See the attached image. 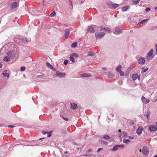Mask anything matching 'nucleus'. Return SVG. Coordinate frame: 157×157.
I'll return each mask as SVG.
<instances>
[{
  "instance_id": "obj_1",
  "label": "nucleus",
  "mask_w": 157,
  "mask_h": 157,
  "mask_svg": "<svg viewBox=\"0 0 157 157\" xmlns=\"http://www.w3.org/2000/svg\"><path fill=\"white\" fill-rule=\"evenodd\" d=\"M153 50L152 49H151L150 51L148 53L146 56L147 60L149 61L154 58V56L153 55Z\"/></svg>"
},
{
  "instance_id": "obj_2",
  "label": "nucleus",
  "mask_w": 157,
  "mask_h": 157,
  "mask_svg": "<svg viewBox=\"0 0 157 157\" xmlns=\"http://www.w3.org/2000/svg\"><path fill=\"white\" fill-rule=\"evenodd\" d=\"M105 35L104 33H96L95 34V36L97 38L100 39L102 37Z\"/></svg>"
},
{
  "instance_id": "obj_3",
  "label": "nucleus",
  "mask_w": 157,
  "mask_h": 157,
  "mask_svg": "<svg viewBox=\"0 0 157 157\" xmlns=\"http://www.w3.org/2000/svg\"><path fill=\"white\" fill-rule=\"evenodd\" d=\"M149 153L148 149L146 147H144L142 149V153L144 155H148Z\"/></svg>"
},
{
  "instance_id": "obj_4",
  "label": "nucleus",
  "mask_w": 157,
  "mask_h": 157,
  "mask_svg": "<svg viewBox=\"0 0 157 157\" xmlns=\"http://www.w3.org/2000/svg\"><path fill=\"white\" fill-rule=\"evenodd\" d=\"M138 63L140 64H144L145 62V60L144 58L142 57L140 58L138 60Z\"/></svg>"
},
{
  "instance_id": "obj_5",
  "label": "nucleus",
  "mask_w": 157,
  "mask_h": 157,
  "mask_svg": "<svg viewBox=\"0 0 157 157\" xmlns=\"http://www.w3.org/2000/svg\"><path fill=\"white\" fill-rule=\"evenodd\" d=\"M149 129L151 131H155L157 129V126L156 125H151L149 128Z\"/></svg>"
},
{
  "instance_id": "obj_6",
  "label": "nucleus",
  "mask_w": 157,
  "mask_h": 157,
  "mask_svg": "<svg viewBox=\"0 0 157 157\" xmlns=\"http://www.w3.org/2000/svg\"><path fill=\"white\" fill-rule=\"evenodd\" d=\"M65 33L64 36L66 37V38H67L69 36L70 32L68 29H66L65 30Z\"/></svg>"
},
{
  "instance_id": "obj_7",
  "label": "nucleus",
  "mask_w": 157,
  "mask_h": 157,
  "mask_svg": "<svg viewBox=\"0 0 157 157\" xmlns=\"http://www.w3.org/2000/svg\"><path fill=\"white\" fill-rule=\"evenodd\" d=\"M132 78L134 81L137 78L140 80V76L138 74H135L132 75Z\"/></svg>"
},
{
  "instance_id": "obj_8",
  "label": "nucleus",
  "mask_w": 157,
  "mask_h": 157,
  "mask_svg": "<svg viewBox=\"0 0 157 157\" xmlns=\"http://www.w3.org/2000/svg\"><path fill=\"white\" fill-rule=\"evenodd\" d=\"M56 75L59 76L61 78L64 77L65 76L66 74L64 73H62L59 71H57L56 72Z\"/></svg>"
},
{
  "instance_id": "obj_9",
  "label": "nucleus",
  "mask_w": 157,
  "mask_h": 157,
  "mask_svg": "<svg viewBox=\"0 0 157 157\" xmlns=\"http://www.w3.org/2000/svg\"><path fill=\"white\" fill-rule=\"evenodd\" d=\"M17 2H14L10 5V7L11 9H14L16 8L17 6Z\"/></svg>"
},
{
  "instance_id": "obj_10",
  "label": "nucleus",
  "mask_w": 157,
  "mask_h": 157,
  "mask_svg": "<svg viewBox=\"0 0 157 157\" xmlns=\"http://www.w3.org/2000/svg\"><path fill=\"white\" fill-rule=\"evenodd\" d=\"M143 130V128L141 127H139L136 130V133L138 134L141 133Z\"/></svg>"
},
{
  "instance_id": "obj_11",
  "label": "nucleus",
  "mask_w": 157,
  "mask_h": 157,
  "mask_svg": "<svg viewBox=\"0 0 157 157\" xmlns=\"http://www.w3.org/2000/svg\"><path fill=\"white\" fill-rule=\"evenodd\" d=\"M91 75L87 73H84L81 74L80 75V77H91Z\"/></svg>"
},
{
  "instance_id": "obj_12",
  "label": "nucleus",
  "mask_w": 157,
  "mask_h": 157,
  "mask_svg": "<svg viewBox=\"0 0 157 157\" xmlns=\"http://www.w3.org/2000/svg\"><path fill=\"white\" fill-rule=\"evenodd\" d=\"M71 109H75L77 108V105L75 103H71Z\"/></svg>"
},
{
  "instance_id": "obj_13",
  "label": "nucleus",
  "mask_w": 157,
  "mask_h": 157,
  "mask_svg": "<svg viewBox=\"0 0 157 157\" xmlns=\"http://www.w3.org/2000/svg\"><path fill=\"white\" fill-rule=\"evenodd\" d=\"M46 65L48 68L50 69L53 70L54 68L53 66L48 62L46 63Z\"/></svg>"
},
{
  "instance_id": "obj_14",
  "label": "nucleus",
  "mask_w": 157,
  "mask_h": 157,
  "mask_svg": "<svg viewBox=\"0 0 157 157\" xmlns=\"http://www.w3.org/2000/svg\"><path fill=\"white\" fill-rule=\"evenodd\" d=\"M94 28L92 26H90L89 27L88 29V31L91 32H93L94 31Z\"/></svg>"
},
{
  "instance_id": "obj_15",
  "label": "nucleus",
  "mask_w": 157,
  "mask_h": 157,
  "mask_svg": "<svg viewBox=\"0 0 157 157\" xmlns=\"http://www.w3.org/2000/svg\"><path fill=\"white\" fill-rule=\"evenodd\" d=\"M119 5L117 4H112L110 6V8H116Z\"/></svg>"
},
{
  "instance_id": "obj_16",
  "label": "nucleus",
  "mask_w": 157,
  "mask_h": 157,
  "mask_svg": "<svg viewBox=\"0 0 157 157\" xmlns=\"http://www.w3.org/2000/svg\"><path fill=\"white\" fill-rule=\"evenodd\" d=\"M129 8V6H125L123 7L122 8V11L123 12L127 11Z\"/></svg>"
},
{
  "instance_id": "obj_17",
  "label": "nucleus",
  "mask_w": 157,
  "mask_h": 157,
  "mask_svg": "<svg viewBox=\"0 0 157 157\" xmlns=\"http://www.w3.org/2000/svg\"><path fill=\"white\" fill-rule=\"evenodd\" d=\"M121 30L120 29L117 28L116 29L114 33L116 34H119L121 32Z\"/></svg>"
},
{
  "instance_id": "obj_18",
  "label": "nucleus",
  "mask_w": 157,
  "mask_h": 157,
  "mask_svg": "<svg viewBox=\"0 0 157 157\" xmlns=\"http://www.w3.org/2000/svg\"><path fill=\"white\" fill-rule=\"evenodd\" d=\"M118 145H115L113 148L112 149V151H115L117 150L118 149Z\"/></svg>"
},
{
  "instance_id": "obj_19",
  "label": "nucleus",
  "mask_w": 157,
  "mask_h": 157,
  "mask_svg": "<svg viewBox=\"0 0 157 157\" xmlns=\"http://www.w3.org/2000/svg\"><path fill=\"white\" fill-rule=\"evenodd\" d=\"M10 60V58L7 56H5L3 59V60L5 61L8 62Z\"/></svg>"
},
{
  "instance_id": "obj_20",
  "label": "nucleus",
  "mask_w": 157,
  "mask_h": 157,
  "mask_svg": "<svg viewBox=\"0 0 157 157\" xmlns=\"http://www.w3.org/2000/svg\"><path fill=\"white\" fill-rule=\"evenodd\" d=\"M2 74L5 77H8L9 76V74L7 73L6 70L4 71Z\"/></svg>"
},
{
  "instance_id": "obj_21",
  "label": "nucleus",
  "mask_w": 157,
  "mask_h": 157,
  "mask_svg": "<svg viewBox=\"0 0 157 157\" xmlns=\"http://www.w3.org/2000/svg\"><path fill=\"white\" fill-rule=\"evenodd\" d=\"M103 138L106 140H108L110 139V137L107 135H105L103 136Z\"/></svg>"
},
{
  "instance_id": "obj_22",
  "label": "nucleus",
  "mask_w": 157,
  "mask_h": 157,
  "mask_svg": "<svg viewBox=\"0 0 157 157\" xmlns=\"http://www.w3.org/2000/svg\"><path fill=\"white\" fill-rule=\"evenodd\" d=\"M140 0H132V2L135 4H137L140 2Z\"/></svg>"
},
{
  "instance_id": "obj_23",
  "label": "nucleus",
  "mask_w": 157,
  "mask_h": 157,
  "mask_svg": "<svg viewBox=\"0 0 157 157\" xmlns=\"http://www.w3.org/2000/svg\"><path fill=\"white\" fill-rule=\"evenodd\" d=\"M121 65H119L116 68V70L118 72H119L120 71H121Z\"/></svg>"
},
{
  "instance_id": "obj_24",
  "label": "nucleus",
  "mask_w": 157,
  "mask_h": 157,
  "mask_svg": "<svg viewBox=\"0 0 157 157\" xmlns=\"http://www.w3.org/2000/svg\"><path fill=\"white\" fill-rule=\"evenodd\" d=\"M56 15V12L53 11L50 14L49 16L51 17H53L54 16H55Z\"/></svg>"
},
{
  "instance_id": "obj_25",
  "label": "nucleus",
  "mask_w": 157,
  "mask_h": 157,
  "mask_svg": "<svg viewBox=\"0 0 157 157\" xmlns=\"http://www.w3.org/2000/svg\"><path fill=\"white\" fill-rule=\"evenodd\" d=\"M77 43L76 42L74 43L71 44V46L72 48H75L77 46Z\"/></svg>"
},
{
  "instance_id": "obj_26",
  "label": "nucleus",
  "mask_w": 157,
  "mask_h": 157,
  "mask_svg": "<svg viewBox=\"0 0 157 157\" xmlns=\"http://www.w3.org/2000/svg\"><path fill=\"white\" fill-rule=\"evenodd\" d=\"M130 142V140L129 139H124L123 140V142L126 144H128Z\"/></svg>"
},
{
  "instance_id": "obj_27",
  "label": "nucleus",
  "mask_w": 157,
  "mask_h": 157,
  "mask_svg": "<svg viewBox=\"0 0 157 157\" xmlns=\"http://www.w3.org/2000/svg\"><path fill=\"white\" fill-rule=\"evenodd\" d=\"M22 41L25 43H26L29 40L26 38H24L22 39Z\"/></svg>"
},
{
  "instance_id": "obj_28",
  "label": "nucleus",
  "mask_w": 157,
  "mask_h": 157,
  "mask_svg": "<svg viewBox=\"0 0 157 157\" xmlns=\"http://www.w3.org/2000/svg\"><path fill=\"white\" fill-rule=\"evenodd\" d=\"M148 20V19H145L142 20V21H141L139 23H138V24H142L144 23L145 22L147 21Z\"/></svg>"
},
{
  "instance_id": "obj_29",
  "label": "nucleus",
  "mask_w": 157,
  "mask_h": 157,
  "mask_svg": "<svg viewBox=\"0 0 157 157\" xmlns=\"http://www.w3.org/2000/svg\"><path fill=\"white\" fill-rule=\"evenodd\" d=\"M70 60L72 62H75V59L71 56L70 57Z\"/></svg>"
},
{
  "instance_id": "obj_30",
  "label": "nucleus",
  "mask_w": 157,
  "mask_h": 157,
  "mask_svg": "<svg viewBox=\"0 0 157 157\" xmlns=\"http://www.w3.org/2000/svg\"><path fill=\"white\" fill-rule=\"evenodd\" d=\"M150 112H147V114L146 115V116H145V114H144V116H146V117H147V119H148L149 117H150Z\"/></svg>"
},
{
  "instance_id": "obj_31",
  "label": "nucleus",
  "mask_w": 157,
  "mask_h": 157,
  "mask_svg": "<svg viewBox=\"0 0 157 157\" xmlns=\"http://www.w3.org/2000/svg\"><path fill=\"white\" fill-rule=\"evenodd\" d=\"M109 77V78H112L113 77L114 75L112 74L111 73H109L108 74Z\"/></svg>"
},
{
  "instance_id": "obj_32",
  "label": "nucleus",
  "mask_w": 157,
  "mask_h": 157,
  "mask_svg": "<svg viewBox=\"0 0 157 157\" xmlns=\"http://www.w3.org/2000/svg\"><path fill=\"white\" fill-rule=\"evenodd\" d=\"M71 56H72L73 57H77L78 56V55L76 53L72 54H71Z\"/></svg>"
},
{
  "instance_id": "obj_33",
  "label": "nucleus",
  "mask_w": 157,
  "mask_h": 157,
  "mask_svg": "<svg viewBox=\"0 0 157 157\" xmlns=\"http://www.w3.org/2000/svg\"><path fill=\"white\" fill-rule=\"evenodd\" d=\"M60 117L62 118L65 121H68V119L67 118L64 117H63V116L60 115Z\"/></svg>"
},
{
  "instance_id": "obj_34",
  "label": "nucleus",
  "mask_w": 157,
  "mask_h": 157,
  "mask_svg": "<svg viewBox=\"0 0 157 157\" xmlns=\"http://www.w3.org/2000/svg\"><path fill=\"white\" fill-rule=\"evenodd\" d=\"M25 67H21V71H24L25 70Z\"/></svg>"
},
{
  "instance_id": "obj_35",
  "label": "nucleus",
  "mask_w": 157,
  "mask_h": 157,
  "mask_svg": "<svg viewBox=\"0 0 157 157\" xmlns=\"http://www.w3.org/2000/svg\"><path fill=\"white\" fill-rule=\"evenodd\" d=\"M68 61H69L68 60H65L63 62V63L65 65H67L68 63Z\"/></svg>"
},
{
  "instance_id": "obj_36",
  "label": "nucleus",
  "mask_w": 157,
  "mask_h": 157,
  "mask_svg": "<svg viewBox=\"0 0 157 157\" xmlns=\"http://www.w3.org/2000/svg\"><path fill=\"white\" fill-rule=\"evenodd\" d=\"M93 54H94V53L92 52H89L88 53V55L89 56H92L93 55Z\"/></svg>"
},
{
  "instance_id": "obj_37",
  "label": "nucleus",
  "mask_w": 157,
  "mask_h": 157,
  "mask_svg": "<svg viewBox=\"0 0 157 157\" xmlns=\"http://www.w3.org/2000/svg\"><path fill=\"white\" fill-rule=\"evenodd\" d=\"M100 30H101V31H103V30H105V27H102L101 26H100Z\"/></svg>"
},
{
  "instance_id": "obj_38",
  "label": "nucleus",
  "mask_w": 157,
  "mask_h": 157,
  "mask_svg": "<svg viewBox=\"0 0 157 157\" xmlns=\"http://www.w3.org/2000/svg\"><path fill=\"white\" fill-rule=\"evenodd\" d=\"M119 72L120 75H121L123 76L124 75V73L122 71H121Z\"/></svg>"
},
{
  "instance_id": "obj_39",
  "label": "nucleus",
  "mask_w": 157,
  "mask_h": 157,
  "mask_svg": "<svg viewBox=\"0 0 157 157\" xmlns=\"http://www.w3.org/2000/svg\"><path fill=\"white\" fill-rule=\"evenodd\" d=\"M151 10V9L150 8H146V9H145V11L147 12H148L149 11Z\"/></svg>"
},
{
  "instance_id": "obj_40",
  "label": "nucleus",
  "mask_w": 157,
  "mask_h": 157,
  "mask_svg": "<svg viewBox=\"0 0 157 157\" xmlns=\"http://www.w3.org/2000/svg\"><path fill=\"white\" fill-rule=\"evenodd\" d=\"M148 70V68L145 69L144 70H143L141 71V73H143L145 72L146 71Z\"/></svg>"
},
{
  "instance_id": "obj_41",
  "label": "nucleus",
  "mask_w": 157,
  "mask_h": 157,
  "mask_svg": "<svg viewBox=\"0 0 157 157\" xmlns=\"http://www.w3.org/2000/svg\"><path fill=\"white\" fill-rule=\"evenodd\" d=\"M103 150V148H100L98 149L97 151V152H99L101 150Z\"/></svg>"
},
{
  "instance_id": "obj_42",
  "label": "nucleus",
  "mask_w": 157,
  "mask_h": 157,
  "mask_svg": "<svg viewBox=\"0 0 157 157\" xmlns=\"http://www.w3.org/2000/svg\"><path fill=\"white\" fill-rule=\"evenodd\" d=\"M105 30H107L108 31L110 32V29L109 28H105Z\"/></svg>"
},
{
  "instance_id": "obj_43",
  "label": "nucleus",
  "mask_w": 157,
  "mask_h": 157,
  "mask_svg": "<svg viewBox=\"0 0 157 157\" xmlns=\"http://www.w3.org/2000/svg\"><path fill=\"white\" fill-rule=\"evenodd\" d=\"M146 98L145 97L143 96H142L141 98V100L142 101H144V100Z\"/></svg>"
},
{
  "instance_id": "obj_44",
  "label": "nucleus",
  "mask_w": 157,
  "mask_h": 157,
  "mask_svg": "<svg viewBox=\"0 0 157 157\" xmlns=\"http://www.w3.org/2000/svg\"><path fill=\"white\" fill-rule=\"evenodd\" d=\"M103 144L105 145H107L108 144V143L107 142L105 141H102Z\"/></svg>"
},
{
  "instance_id": "obj_45",
  "label": "nucleus",
  "mask_w": 157,
  "mask_h": 157,
  "mask_svg": "<svg viewBox=\"0 0 157 157\" xmlns=\"http://www.w3.org/2000/svg\"><path fill=\"white\" fill-rule=\"evenodd\" d=\"M8 127L11 128H13L14 127V126L13 125H9L8 126Z\"/></svg>"
},
{
  "instance_id": "obj_46",
  "label": "nucleus",
  "mask_w": 157,
  "mask_h": 157,
  "mask_svg": "<svg viewBox=\"0 0 157 157\" xmlns=\"http://www.w3.org/2000/svg\"><path fill=\"white\" fill-rule=\"evenodd\" d=\"M150 101V100L148 99H147L146 100V104H147V103H148Z\"/></svg>"
},
{
  "instance_id": "obj_47",
  "label": "nucleus",
  "mask_w": 157,
  "mask_h": 157,
  "mask_svg": "<svg viewBox=\"0 0 157 157\" xmlns=\"http://www.w3.org/2000/svg\"><path fill=\"white\" fill-rule=\"evenodd\" d=\"M118 146L119 147H124V145H118Z\"/></svg>"
},
{
  "instance_id": "obj_48",
  "label": "nucleus",
  "mask_w": 157,
  "mask_h": 157,
  "mask_svg": "<svg viewBox=\"0 0 157 157\" xmlns=\"http://www.w3.org/2000/svg\"><path fill=\"white\" fill-rule=\"evenodd\" d=\"M47 133V132L44 131H42V134L44 135H45Z\"/></svg>"
},
{
  "instance_id": "obj_49",
  "label": "nucleus",
  "mask_w": 157,
  "mask_h": 157,
  "mask_svg": "<svg viewBox=\"0 0 157 157\" xmlns=\"http://www.w3.org/2000/svg\"><path fill=\"white\" fill-rule=\"evenodd\" d=\"M38 77L40 78H43V76L42 75H39L38 76Z\"/></svg>"
},
{
  "instance_id": "obj_50",
  "label": "nucleus",
  "mask_w": 157,
  "mask_h": 157,
  "mask_svg": "<svg viewBox=\"0 0 157 157\" xmlns=\"http://www.w3.org/2000/svg\"><path fill=\"white\" fill-rule=\"evenodd\" d=\"M155 48H156V52H157V44H155Z\"/></svg>"
},
{
  "instance_id": "obj_51",
  "label": "nucleus",
  "mask_w": 157,
  "mask_h": 157,
  "mask_svg": "<svg viewBox=\"0 0 157 157\" xmlns=\"http://www.w3.org/2000/svg\"><path fill=\"white\" fill-rule=\"evenodd\" d=\"M129 138L131 139H134V137H132V136H130L129 137Z\"/></svg>"
},
{
  "instance_id": "obj_52",
  "label": "nucleus",
  "mask_w": 157,
  "mask_h": 157,
  "mask_svg": "<svg viewBox=\"0 0 157 157\" xmlns=\"http://www.w3.org/2000/svg\"><path fill=\"white\" fill-rule=\"evenodd\" d=\"M2 64L0 62V68H1L2 67Z\"/></svg>"
},
{
  "instance_id": "obj_53",
  "label": "nucleus",
  "mask_w": 157,
  "mask_h": 157,
  "mask_svg": "<svg viewBox=\"0 0 157 157\" xmlns=\"http://www.w3.org/2000/svg\"><path fill=\"white\" fill-rule=\"evenodd\" d=\"M68 153V151H65V152H64V153L65 154H67Z\"/></svg>"
},
{
  "instance_id": "obj_54",
  "label": "nucleus",
  "mask_w": 157,
  "mask_h": 157,
  "mask_svg": "<svg viewBox=\"0 0 157 157\" xmlns=\"http://www.w3.org/2000/svg\"><path fill=\"white\" fill-rule=\"evenodd\" d=\"M155 9V10L156 11H157V7H155V8H154Z\"/></svg>"
},
{
  "instance_id": "obj_55",
  "label": "nucleus",
  "mask_w": 157,
  "mask_h": 157,
  "mask_svg": "<svg viewBox=\"0 0 157 157\" xmlns=\"http://www.w3.org/2000/svg\"><path fill=\"white\" fill-rule=\"evenodd\" d=\"M51 136V134L50 133H48V136L49 137V136Z\"/></svg>"
},
{
  "instance_id": "obj_56",
  "label": "nucleus",
  "mask_w": 157,
  "mask_h": 157,
  "mask_svg": "<svg viewBox=\"0 0 157 157\" xmlns=\"http://www.w3.org/2000/svg\"><path fill=\"white\" fill-rule=\"evenodd\" d=\"M91 149H89L88 150V152H90L91 151Z\"/></svg>"
},
{
  "instance_id": "obj_57",
  "label": "nucleus",
  "mask_w": 157,
  "mask_h": 157,
  "mask_svg": "<svg viewBox=\"0 0 157 157\" xmlns=\"http://www.w3.org/2000/svg\"><path fill=\"white\" fill-rule=\"evenodd\" d=\"M84 155V156H87L89 155H87V154H85Z\"/></svg>"
},
{
  "instance_id": "obj_58",
  "label": "nucleus",
  "mask_w": 157,
  "mask_h": 157,
  "mask_svg": "<svg viewBox=\"0 0 157 157\" xmlns=\"http://www.w3.org/2000/svg\"><path fill=\"white\" fill-rule=\"evenodd\" d=\"M140 152H142V150L140 149Z\"/></svg>"
},
{
  "instance_id": "obj_59",
  "label": "nucleus",
  "mask_w": 157,
  "mask_h": 157,
  "mask_svg": "<svg viewBox=\"0 0 157 157\" xmlns=\"http://www.w3.org/2000/svg\"><path fill=\"white\" fill-rule=\"evenodd\" d=\"M118 131L119 132H121V129H119L118 130Z\"/></svg>"
},
{
  "instance_id": "obj_60",
  "label": "nucleus",
  "mask_w": 157,
  "mask_h": 157,
  "mask_svg": "<svg viewBox=\"0 0 157 157\" xmlns=\"http://www.w3.org/2000/svg\"><path fill=\"white\" fill-rule=\"evenodd\" d=\"M153 157H157V155H155Z\"/></svg>"
},
{
  "instance_id": "obj_61",
  "label": "nucleus",
  "mask_w": 157,
  "mask_h": 157,
  "mask_svg": "<svg viewBox=\"0 0 157 157\" xmlns=\"http://www.w3.org/2000/svg\"><path fill=\"white\" fill-rule=\"evenodd\" d=\"M103 69H104L105 70H106V69L105 68H103Z\"/></svg>"
},
{
  "instance_id": "obj_62",
  "label": "nucleus",
  "mask_w": 157,
  "mask_h": 157,
  "mask_svg": "<svg viewBox=\"0 0 157 157\" xmlns=\"http://www.w3.org/2000/svg\"><path fill=\"white\" fill-rule=\"evenodd\" d=\"M69 1L70 2H71V0H69Z\"/></svg>"
},
{
  "instance_id": "obj_63",
  "label": "nucleus",
  "mask_w": 157,
  "mask_h": 157,
  "mask_svg": "<svg viewBox=\"0 0 157 157\" xmlns=\"http://www.w3.org/2000/svg\"><path fill=\"white\" fill-rule=\"evenodd\" d=\"M42 139V138H40V139H39V140H41V139Z\"/></svg>"
},
{
  "instance_id": "obj_64",
  "label": "nucleus",
  "mask_w": 157,
  "mask_h": 157,
  "mask_svg": "<svg viewBox=\"0 0 157 157\" xmlns=\"http://www.w3.org/2000/svg\"><path fill=\"white\" fill-rule=\"evenodd\" d=\"M156 123L157 124V122H156Z\"/></svg>"
}]
</instances>
